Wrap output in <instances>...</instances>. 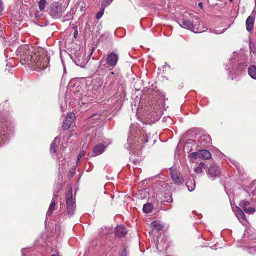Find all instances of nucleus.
I'll use <instances>...</instances> for the list:
<instances>
[{"mask_svg": "<svg viewBox=\"0 0 256 256\" xmlns=\"http://www.w3.org/2000/svg\"><path fill=\"white\" fill-rule=\"evenodd\" d=\"M48 4L46 0H40L38 2L39 8L41 11H44Z\"/></svg>", "mask_w": 256, "mask_h": 256, "instance_id": "b1692460", "label": "nucleus"}, {"mask_svg": "<svg viewBox=\"0 0 256 256\" xmlns=\"http://www.w3.org/2000/svg\"><path fill=\"white\" fill-rule=\"evenodd\" d=\"M128 251L127 248H125L122 251L120 256H128Z\"/></svg>", "mask_w": 256, "mask_h": 256, "instance_id": "473e14b6", "label": "nucleus"}, {"mask_svg": "<svg viewBox=\"0 0 256 256\" xmlns=\"http://www.w3.org/2000/svg\"><path fill=\"white\" fill-rule=\"evenodd\" d=\"M52 256H60L58 254H52Z\"/></svg>", "mask_w": 256, "mask_h": 256, "instance_id": "c03bdc74", "label": "nucleus"}, {"mask_svg": "<svg viewBox=\"0 0 256 256\" xmlns=\"http://www.w3.org/2000/svg\"><path fill=\"white\" fill-rule=\"evenodd\" d=\"M140 140L143 144L148 143V135L146 134L142 136L140 138Z\"/></svg>", "mask_w": 256, "mask_h": 256, "instance_id": "c85d7f7f", "label": "nucleus"}, {"mask_svg": "<svg viewBox=\"0 0 256 256\" xmlns=\"http://www.w3.org/2000/svg\"><path fill=\"white\" fill-rule=\"evenodd\" d=\"M254 16H250L248 17L246 21V30L248 32H250L254 30Z\"/></svg>", "mask_w": 256, "mask_h": 256, "instance_id": "2eb2a0df", "label": "nucleus"}, {"mask_svg": "<svg viewBox=\"0 0 256 256\" xmlns=\"http://www.w3.org/2000/svg\"><path fill=\"white\" fill-rule=\"evenodd\" d=\"M21 52V62L22 64H31L33 61L34 55L32 56L30 51L25 48H24Z\"/></svg>", "mask_w": 256, "mask_h": 256, "instance_id": "0eeeda50", "label": "nucleus"}, {"mask_svg": "<svg viewBox=\"0 0 256 256\" xmlns=\"http://www.w3.org/2000/svg\"><path fill=\"white\" fill-rule=\"evenodd\" d=\"M74 37L75 38H76L77 37H78V28L76 26H74Z\"/></svg>", "mask_w": 256, "mask_h": 256, "instance_id": "c9c22d12", "label": "nucleus"}, {"mask_svg": "<svg viewBox=\"0 0 256 256\" xmlns=\"http://www.w3.org/2000/svg\"><path fill=\"white\" fill-rule=\"evenodd\" d=\"M104 9L102 8L100 12H99L96 14V18L100 19L104 15Z\"/></svg>", "mask_w": 256, "mask_h": 256, "instance_id": "7c9ffc66", "label": "nucleus"}, {"mask_svg": "<svg viewBox=\"0 0 256 256\" xmlns=\"http://www.w3.org/2000/svg\"><path fill=\"white\" fill-rule=\"evenodd\" d=\"M220 154V158L221 159H224V160H226V158L230 159V157L226 156L225 155H224L221 152H218Z\"/></svg>", "mask_w": 256, "mask_h": 256, "instance_id": "f704fd0d", "label": "nucleus"}, {"mask_svg": "<svg viewBox=\"0 0 256 256\" xmlns=\"http://www.w3.org/2000/svg\"><path fill=\"white\" fill-rule=\"evenodd\" d=\"M198 6L201 8V9L203 8H202V6H203L202 2H199L198 4Z\"/></svg>", "mask_w": 256, "mask_h": 256, "instance_id": "79ce46f5", "label": "nucleus"}, {"mask_svg": "<svg viewBox=\"0 0 256 256\" xmlns=\"http://www.w3.org/2000/svg\"><path fill=\"white\" fill-rule=\"evenodd\" d=\"M106 148V146L104 144H100L94 147L93 152L95 156H98L102 154Z\"/></svg>", "mask_w": 256, "mask_h": 256, "instance_id": "dca6fc26", "label": "nucleus"}, {"mask_svg": "<svg viewBox=\"0 0 256 256\" xmlns=\"http://www.w3.org/2000/svg\"><path fill=\"white\" fill-rule=\"evenodd\" d=\"M154 206L152 204L148 203L144 206L143 211L146 214H148L152 212Z\"/></svg>", "mask_w": 256, "mask_h": 256, "instance_id": "4be33fe9", "label": "nucleus"}, {"mask_svg": "<svg viewBox=\"0 0 256 256\" xmlns=\"http://www.w3.org/2000/svg\"><path fill=\"white\" fill-rule=\"evenodd\" d=\"M60 142V138L56 137L50 145V152L51 154H54L56 152L57 148L58 147Z\"/></svg>", "mask_w": 256, "mask_h": 256, "instance_id": "4468645a", "label": "nucleus"}, {"mask_svg": "<svg viewBox=\"0 0 256 256\" xmlns=\"http://www.w3.org/2000/svg\"><path fill=\"white\" fill-rule=\"evenodd\" d=\"M114 0H104V2L106 4V6L110 5Z\"/></svg>", "mask_w": 256, "mask_h": 256, "instance_id": "58836bf2", "label": "nucleus"}, {"mask_svg": "<svg viewBox=\"0 0 256 256\" xmlns=\"http://www.w3.org/2000/svg\"><path fill=\"white\" fill-rule=\"evenodd\" d=\"M119 60V55L116 52H109L106 58V64L110 68H114Z\"/></svg>", "mask_w": 256, "mask_h": 256, "instance_id": "39448f33", "label": "nucleus"}, {"mask_svg": "<svg viewBox=\"0 0 256 256\" xmlns=\"http://www.w3.org/2000/svg\"><path fill=\"white\" fill-rule=\"evenodd\" d=\"M164 202L172 203L173 202V198L172 195L170 194H166L164 196V200L163 201Z\"/></svg>", "mask_w": 256, "mask_h": 256, "instance_id": "393cba45", "label": "nucleus"}, {"mask_svg": "<svg viewBox=\"0 0 256 256\" xmlns=\"http://www.w3.org/2000/svg\"><path fill=\"white\" fill-rule=\"evenodd\" d=\"M82 157L80 156V155H79L78 157V160H80Z\"/></svg>", "mask_w": 256, "mask_h": 256, "instance_id": "37998d69", "label": "nucleus"}, {"mask_svg": "<svg viewBox=\"0 0 256 256\" xmlns=\"http://www.w3.org/2000/svg\"><path fill=\"white\" fill-rule=\"evenodd\" d=\"M189 158L194 160L200 158L202 160H210L212 158V156L209 150H199L198 152H194L190 154L189 156Z\"/></svg>", "mask_w": 256, "mask_h": 256, "instance_id": "20e7f679", "label": "nucleus"}, {"mask_svg": "<svg viewBox=\"0 0 256 256\" xmlns=\"http://www.w3.org/2000/svg\"><path fill=\"white\" fill-rule=\"evenodd\" d=\"M138 161H133V163L136 165V162H138Z\"/></svg>", "mask_w": 256, "mask_h": 256, "instance_id": "a18cd8bd", "label": "nucleus"}, {"mask_svg": "<svg viewBox=\"0 0 256 256\" xmlns=\"http://www.w3.org/2000/svg\"><path fill=\"white\" fill-rule=\"evenodd\" d=\"M10 71H12V70H8L9 72H10Z\"/></svg>", "mask_w": 256, "mask_h": 256, "instance_id": "09e8293b", "label": "nucleus"}, {"mask_svg": "<svg viewBox=\"0 0 256 256\" xmlns=\"http://www.w3.org/2000/svg\"><path fill=\"white\" fill-rule=\"evenodd\" d=\"M110 82V84L108 86V88L112 90L115 84L114 74V72H111L110 74L108 80V82Z\"/></svg>", "mask_w": 256, "mask_h": 256, "instance_id": "6ab92c4d", "label": "nucleus"}, {"mask_svg": "<svg viewBox=\"0 0 256 256\" xmlns=\"http://www.w3.org/2000/svg\"><path fill=\"white\" fill-rule=\"evenodd\" d=\"M221 170L218 166L213 164L208 168L207 174L208 177L214 180L220 176Z\"/></svg>", "mask_w": 256, "mask_h": 256, "instance_id": "423d86ee", "label": "nucleus"}, {"mask_svg": "<svg viewBox=\"0 0 256 256\" xmlns=\"http://www.w3.org/2000/svg\"><path fill=\"white\" fill-rule=\"evenodd\" d=\"M186 184L190 192H192L196 188V182L194 180H188Z\"/></svg>", "mask_w": 256, "mask_h": 256, "instance_id": "aec40b11", "label": "nucleus"}, {"mask_svg": "<svg viewBox=\"0 0 256 256\" xmlns=\"http://www.w3.org/2000/svg\"><path fill=\"white\" fill-rule=\"evenodd\" d=\"M128 231L124 226H119L116 229L115 233L118 238H123L127 234Z\"/></svg>", "mask_w": 256, "mask_h": 256, "instance_id": "ddd939ff", "label": "nucleus"}, {"mask_svg": "<svg viewBox=\"0 0 256 256\" xmlns=\"http://www.w3.org/2000/svg\"><path fill=\"white\" fill-rule=\"evenodd\" d=\"M195 142L192 140H188L186 143L184 148L186 149L187 147L188 148L190 146H193Z\"/></svg>", "mask_w": 256, "mask_h": 256, "instance_id": "cd10ccee", "label": "nucleus"}, {"mask_svg": "<svg viewBox=\"0 0 256 256\" xmlns=\"http://www.w3.org/2000/svg\"><path fill=\"white\" fill-rule=\"evenodd\" d=\"M86 3L82 2H80L78 4L76 9L80 10V11H83L86 8Z\"/></svg>", "mask_w": 256, "mask_h": 256, "instance_id": "a878e982", "label": "nucleus"}, {"mask_svg": "<svg viewBox=\"0 0 256 256\" xmlns=\"http://www.w3.org/2000/svg\"><path fill=\"white\" fill-rule=\"evenodd\" d=\"M56 202H54V200H52L51 204L46 214V216H50L54 212L56 209Z\"/></svg>", "mask_w": 256, "mask_h": 256, "instance_id": "412c9836", "label": "nucleus"}, {"mask_svg": "<svg viewBox=\"0 0 256 256\" xmlns=\"http://www.w3.org/2000/svg\"><path fill=\"white\" fill-rule=\"evenodd\" d=\"M198 142L200 144L206 147L212 144V140L209 134H205L198 136Z\"/></svg>", "mask_w": 256, "mask_h": 256, "instance_id": "9b49d317", "label": "nucleus"}, {"mask_svg": "<svg viewBox=\"0 0 256 256\" xmlns=\"http://www.w3.org/2000/svg\"><path fill=\"white\" fill-rule=\"evenodd\" d=\"M4 36V32L2 30H0V37L3 38Z\"/></svg>", "mask_w": 256, "mask_h": 256, "instance_id": "a19ab883", "label": "nucleus"}, {"mask_svg": "<svg viewBox=\"0 0 256 256\" xmlns=\"http://www.w3.org/2000/svg\"><path fill=\"white\" fill-rule=\"evenodd\" d=\"M4 10V4L2 0H0V16L2 15Z\"/></svg>", "mask_w": 256, "mask_h": 256, "instance_id": "c756f323", "label": "nucleus"}, {"mask_svg": "<svg viewBox=\"0 0 256 256\" xmlns=\"http://www.w3.org/2000/svg\"><path fill=\"white\" fill-rule=\"evenodd\" d=\"M101 116L100 115H98L97 114H94L91 118H92L93 120H101L102 118H100Z\"/></svg>", "mask_w": 256, "mask_h": 256, "instance_id": "2f4dec72", "label": "nucleus"}, {"mask_svg": "<svg viewBox=\"0 0 256 256\" xmlns=\"http://www.w3.org/2000/svg\"><path fill=\"white\" fill-rule=\"evenodd\" d=\"M152 228L159 232L164 228L163 226L158 221H154L152 222Z\"/></svg>", "mask_w": 256, "mask_h": 256, "instance_id": "5701e85b", "label": "nucleus"}, {"mask_svg": "<svg viewBox=\"0 0 256 256\" xmlns=\"http://www.w3.org/2000/svg\"><path fill=\"white\" fill-rule=\"evenodd\" d=\"M66 202L67 206V214L72 216L74 215L76 208V204L73 198L72 190H70L66 196Z\"/></svg>", "mask_w": 256, "mask_h": 256, "instance_id": "7ed1b4c3", "label": "nucleus"}, {"mask_svg": "<svg viewBox=\"0 0 256 256\" xmlns=\"http://www.w3.org/2000/svg\"><path fill=\"white\" fill-rule=\"evenodd\" d=\"M195 172L198 174H200L202 172V170L200 168V167L198 166L196 168Z\"/></svg>", "mask_w": 256, "mask_h": 256, "instance_id": "e433bc0d", "label": "nucleus"}, {"mask_svg": "<svg viewBox=\"0 0 256 256\" xmlns=\"http://www.w3.org/2000/svg\"><path fill=\"white\" fill-rule=\"evenodd\" d=\"M182 23V24H181V26H182L184 28L191 30L194 33H202L204 32V30H202L199 28H196L193 22L190 20H184Z\"/></svg>", "mask_w": 256, "mask_h": 256, "instance_id": "6e6552de", "label": "nucleus"}, {"mask_svg": "<svg viewBox=\"0 0 256 256\" xmlns=\"http://www.w3.org/2000/svg\"><path fill=\"white\" fill-rule=\"evenodd\" d=\"M248 74L254 80H256V66L251 65L248 68Z\"/></svg>", "mask_w": 256, "mask_h": 256, "instance_id": "a211bd4d", "label": "nucleus"}, {"mask_svg": "<svg viewBox=\"0 0 256 256\" xmlns=\"http://www.w3.org/2000/svg\"><path fill=\"white\" fill-rule=\"evenodd\" d=\"M247 66L246 65L244 64L240 63L238 66V68H241L242 70H244L246 68V67Z\"/></svg>", "mask_w": 256, "mask_h": 256, "instance_id": "72a5a7b5", "label": "nucleus"}, {"mask_svg": "<svg viewBox=\"0 0 256 256\" xmlns=\"http://www.w3.org/2000/svg\"><path fill=\"white\" fill-rule=\"evenodd\" d=\"M10 62H9L10 64H11V62H14L13 60H10Z\"/></svg>", "mask_w": 256, "mask_h": 256, "instance_id": "49530a36", "label": "nucleus"}, {"mask_svg": "<svg viewBox=\"0 0 256 256\" xmlns=\"http://www.w3.org/2000/svg\"><path fill=\"white\" fill-rule=\"evenodd\" d=\"M250 48L251 52L254 54H256V48L255 44L252 40L250 42Z\"/></svg>", "mask_w": 256, "mask_h": 256, "instance_id": "bb28decb", "label": "nucleus"}, {"mask_svg": "<svg viewBox=\"0 0 256 256\" xmlns=\"http://www.w3.org/2000/svg\"><path fill=\"white\" fill-rule=\"evenodd\" d=\"M10 71H12V70H8L9 72H10Z\"/></svg>", "mask_w": 256, "mask_h": 256, "instance_id": "8fccbe9b", "label": "nucleus"}, {"mask_svg": "<svg viewBox=\"0 0 256 256\" xmlns=\"http://www.w3.org/2000/svg\"><path fill=\"white\" fill-rule=\"evenodd\" d=\"M36 18H38V14H36Z\"/></svg>", "mask_w": 256, "mask_h": 256, "instance_id": "de8ad7c7", "label": "nucleus"}, {"mask_svg": "<svg viewBox=\"0 0 256 256\" xmlns=\"http://www.w3.org/2000/svg\"><path fill=\"white\" fill-rule=\"evenodd\" d=\"M231 2H232L233 1V0H230Z\"/></svg>", "mask_w": 256, "mask_h": 256, "instance_id": "3c124183", "label": "nucleus"}, {"mask_svg": "<svg viewBox=\"0 0 256 256\" xmlns=\"http://www.w3.org/2000/svg\"><path fill=\"white\" fill-rule=\"evenodd\" d=\"M58 198V195L56 194H54L53 196V198L52 200H54V202H56Z\"/></svg>", "mask_w": 256, "mask_h": 256, "instance_id": "ea45409f", "label": "nucleus"}, {"mask_svg": "<svg viewBox=\"0 0 256 256\" xmlns=\"http://www.w3.org/2000/svg\"><path fill=\"white\" fill-rule=\"evenodd\" d=\"M199 167H200V168L202 169L206 168V164L202 162H200L199 166Z\"/></svg>", "mask_w": 256, "mask_h": 256, "instance_id": "4c0bfd02", "label": "nucleus"}, {"mask_svg": "<svg viewBox=\"0 0 256 256\" xmlns=\"http://www.w3.org/2000/svg\"><path fill=\"white\" fill-rule=\"evenodd\" d=\"M49 14L54 19L62 18L64 12V8L62 4L59 2H54L48 8Z\"/></svg>", "mask_w": 256, "mask_h": 256, "instance_id": "f03ea898", "label": "nucleus"}, {"mask_svg": "<svg viewBox=\"0 0 256 256\" xmlns=\"http://www.w3.org/2000/svg\"><path fill=\"white\" fill-rule=\"evenodd\" d=\"M240 206H242L243 210L248 214H253L256 212V209L250 206V203L248 201L241 202Z\"/></svg>", "mask_w": 256, "mask_h": 256, "instance_id": "f8f14e48", "label": "nucleus"}, {"mask_svg": "<svg viewBox=\"0 0 256 256\" xmlns=\"http://www.w3.org/2000/svg\"><path fill=\"white\" fill-rule=\"evenodd\" d=\"M234 212L236 213V217L240 220H242L246 221V217L243 210L238 206H236L235 208Z\"/></svg>", "mask_w": 256, "mask_h": 256, "instance_id": "f3484780", "label": "nucleus"}, {"mask_svg": "<svg viewBox=\"0 0 256 256\" xmlns=\"http://www.w3.org/2000/svg\"><path fill=\"white\" fill-rule=\"evenodd\" d=\"M49 58L46 55L38 56L34 54L33 61L31 64L38 71H42L48 67L49 64Z\"/></svg>", "mask_w": 256, "mask_h": 256, "instance_id": "f257e3e1", "label": "nucleus"}, {"mask_svg": "<svg viewBox=\"0 0 256 256\" xmlns=\"http://www.w3.org/2000/svg\"><path fill=\"white\" fill-rule=\"evenodd\" d=\"M75 117L76 115L74 113H70L67 115L62 126L63 130H67L70 128L74 120Z\"/></svg>", "mask_w": 256, "mask_h": 256, "instance_id": "9d476101", "label": "nucleus"}, {"mask_svg": "<svg viewBox=\"0 0 256 256\" xmlns=\"http://www.w3.org/2000/svg\"><path fill=\"white\" fill-rule=\"evenodd\" d=\"M170 170L172 178L175 183L178 184H183L184 183V180L181 174L177 172L173 168H171Z\"/></svg>", "mask_w": 256, "mask_h": 256, "instance_id": "1a4fd4ad", "label": "nucleus"}]
</instances>
